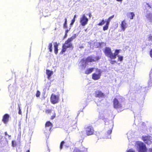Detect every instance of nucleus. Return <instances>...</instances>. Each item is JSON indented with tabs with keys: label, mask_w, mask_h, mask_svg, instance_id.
<instances>
[{
	"label": "nucleus",
	"mask_w": 152,
	"mask_h": 152,
	"mask_svg": "<svg viewBox=\"0 0 152 152\" xmlns=\"http://www.w3.org/2000/svg\"><path fill=\"white\" fill-rule=\"evenodd\" d=\"M26 152H30V151L29 150H28Z\"/></svg>",
	"instance_id": "de8ad7c7"
},
{
	"label": "nucleus",
	"mask_w": 152,
	"mask_h": 152,
	"mask_svg": "<svg viewBox=\"0 0 152 152\" xmlns=\"http://www.w3.org/2000/svg\"><path fill=\"white\" fill-rule=\"evenodd\" d=\"M127 17L130 19H133L135 16V14L133 12H129L127 14Z\"/></svg>",
	"instance_id": "f3484780"
},
{
	"label": "nucleus",
	"mask_w": 152,
	"mask_h": 152,
	"mask_svg": "<svg viewBox=\"0 0 152 152\" xmlns=\"http://www.w3.org/2000/svg\"><path fill=\"white\" fill-rule=\"evenodd\" d=\"M59 100V96L55 94H52L50 97V101L53 104H55L58 102Z\"/></svg>",
	"instance_id": "0eeeda50"
},
{
	"label": "nucleus",
	"mask_w": 152,
	"mask_h": 152,
	"mask_svg": "<svg viewBox=\"0 0 152 152\" xmlns=\"http://www.w3.org/2000/svg\"><path fill=\"white\" fill-rule=\"evenodd\" d=\"M5 137H7V136H8V137L9 138V139H10L11 136L9 135H8L7 134V132H5Z\"/></svg>",
	"instance_id": "f704fd0d"
},
{
	"label": "nucleus",
	"mask_w": 152,
	"mask_h": 152,
	"mask_svg": "<svg viewBox=\"0 0 152 152\" xmlns=\"http://www.w3.org/2000/svg\"><path fill=\"white\" fill-rule=\"evenodd\" d=\"M116 61H110V63L112 64H114V62H116Z\"/></svg>",
	"instance_id": "ea45409f"
},
{
	"label": "nucleus",
	"mask_w": 152,
	"mask_h": 152,
	"mask_svg": "<svg viewBox=\"0 0 152 152\" xmlns=\"http://www.w3.org/2000/svg\"><path fill=\"white\" fill-rule=\"evenodd\" d=\"M146 18L150 22H152V13L148 11L145 15Z\"/></svg>",
	"instance_id": "ddd939ff"
},
{
	"label": "nucleus",
	"mask_w": 152,
	"mask_h": 152,
	"mask_svg": "<svg viewBox=\"0 0 152 152\" xmlns=\"http://www.w3.org/2000/svg\"><path fill=\"white\" fill-rule=\"evenodd\" d=\"M145 7L146 10H148L151 8V6L148 4L146 3L145 5Z\"/></svg>",
	"instance_id": "393cba45"
},
{
	"label": "nucleus",
	"mask_w": 152,
	"mask_h": 152,
	"mask_svg": "<svg viewBox=\"0 0 152 152\" xmlns=\"http://www.w3.org/2000/svg\"><path fill=\"white\" fill-rule=\"evenodd\" d=\"M104 94L101 91H96L95 93V96L98 97H104Z\"/></svg>",
	"instance_id": "4468645a"
},
{
	"label": "nucleus",
	"mask_w": 152,
	"mask_h": 152,
	"mask_svg": "<svg viewBox=\"0 0 152 152\" xmlns=\"http://www.w3.org/2000/svg\"><path fill=\"white\" fill-rule=\"evenodd\" d=\"M121 25V28L123 31L125 30L126 28L128 26V25L125 20H124L122 22Z\"/></svg>",
	"instance_id": "f8f14e48"
},
{
	"label": "nucleus",
	"mask_w": 152,
	"mask_h": 152,
	"mask_svg": "<svg viewBox=\"0 0 152 152\" xmlns=\"http://www.w3.org/2000/svg\"><path fill=\"white\" fill-rule=\"evenodd\" d=\"M118 60L121 61H122L123 60V57L122 56H118Z\"/></svg>",
	"instance_id": "c756f323"
},
{
	"label": "nucleus",
	"mask_w": 152,
	"mask_h": 152,
	"mask_svg": "<svg viewBox=\"0 0 152 152\" xmlns=\"http://www.w3.org/2000/svg\"><path fill=\"white\" fill-rule=\"evenodd\" d=\"M114 17V15H113L109 18L106 21V23L109 24L111 20Z\"/></svg>",
	"instance_id": "5701e85b"
},
{
	"label": "nucleus",
	"mask_w": 152,
	"mask_h": 152,
	"mask_svg": "<svg viewBox=\"0 0 152 152\" xmlns=\"http://www.w3.org/2000/svg\"><path fill=\"white\" fill-rule=\"evenodd\" d=\"M105 23V22L104 20H102V22L99 23L98 25L100 26H101L104 25Z\"/></svg>",
	"instance_id": "c85d7f7f"
},
{
	"label": "nucleus",
	"mask_w": 152,
	"mask_h": 152,
	"mask_svg": "<svg viewBox=\"0 0 152 152\" xmlns=\"http://www.w3.org/2000/svg\"><path fill=\"white\" fill-rule=\"evenodd\" d=\"M64 143V141H63L61 142L60 145V149H61L62 148V146Z\"/></svg>",
	"instance_id": "72a5a7b5"
},
{
	"label": "nucleus",
	"mask_w": 152,
	"mask_h": 152,
	"mask_svg": "<svg viewBox=\"0 0 152 152\" xmlns=\"http://www.w3.org/2000/svg\"><path fill=\"white\" fill-rule=\"evenodd\" d=\"M96 44H98V46L97 47H99V46H100V44L99 43H96Z\"/></svg>",
	"instance_id": "37998d69"
},
{
	"label": "nucleus",
	"mask_w": 152,
	"mask_h": 152,
	"mask_svg": "<svg viewBox=\"0 0 152 152\" xmlns=\"http://www.w3.org/2000/svg\"><path fill=\"white\" fill-rule=\"evenodd\" d=\"M116 1H121V2L122 1V0H116Z\"/></svg>",
	"instance_id": "49530a36"
},
{
	"label": "nucleus",
	"mask_w": 152,
	"mask_h": 152,
	"mask_svg": "<svg viewBox=\"0 0 152 152\" xmlns=\"http://www.w3.org/2000/svg\"><path fill=\"white\" fill-rule=\"evenodd\" d=\"M95 73L93 74L92 75V78L94 80H97L100 79L102 71L98 68L95 69Z\"/></svg>",
	"instance_id": "39448f33"
},
{
	"label": "nucleus",
	"mask_w": 152,
	"mask_h": 152,
	"mask_svg": "<svg viewBox=\"0 0 152 152\" xmlns=\"http://www.w3.org/2000/svg\"><path fill=\"white\" fill-rule=\"evenodd\" d=\"M109 24L106 23L105 25L103 27V30L104 31L107 30L108 28Z\"/></svg>",
	"instance_id": "a878e982"
},
{
	"label": "nucleus",
	"mask_w": 152,
	"mask_h": 152,
	"mask_svg": "<svg viewBox=\"0 0 152 152\" xmlns=\"http://www.w3.org/2000/svg\"><path fill=\"white\" fill-rule=\"evenodd\" d=\"M113 106L114 108H119L122 107L121 104L116 99H115L113 100Z\"/></svg>",
	"instance_id": "9d476101"
},
{
	"label": "nucleus",
	"mask_w": 152,
	"mask_h": 152,
	"mask_svg": "<svg viewBox=\"0 0 152 152\" xmlns=\"http://www.w3.org/2000/svg\"><path fill=\"white\" fill-rule=\"evenodd\" d=\"M96 68H92L88 69L86 71L85 73L87 74H90Z\"/></svg>",
	"instance_id": "412c9836"
},
{
	"label": "nucleus",
	"mask_w": 152,
	"mask_h": 152,
	"mask_svg": "<svg viewBox=\"0 0 152 152\" xmlns=\"http://www.w3.org/2000/svg\"><path fill=\"white\" fill-rule=\"evenodd\" d=\"M152 69L151 70V72L149 74V79L148 82V83L149 86H151L152 83Z\"/></svg>",
	"instance_id": "a211bd4d"
},
{
	"label": "nucleus",
	"mask_w": 152,
	"mask_h": 152,
	"mask_svg": "<svg viewBox=\"0 0 152 152\" xmlns=\"http://www.w3.org/2000/svg\"><path fill=\"white\" fill-rule=\"evenodd\" d=\"M139 152H147V150L145 145L143 142L140 141L134 142Z\"/></svg>",
	"instance_id": "20e7f679"
},
{
	"label": "nucleus",
	"mask_w": 152,
	"mask_h": 152,
	"mask_svg": "<svg viewBox=\"0 0 152 152\" xmlns=\"http://www.w3.org/2000/svg\"><path fill=\"white\" fill-rule=\"evenodd\" d=\"M69 31V30H66V34Z\"/></svg>",
	"instance_id": "a18cd8bd"
},
{
	"label": "nucleus",
	"mask_w": 152,
	"mask_h": 152,
	"mask_svg": "<svg viewBox=\"0 0 152 152\" xmlns=\"http://www.w3.org/2000/svg\"><path fill=\"white\" fill-rule=\"evenodd\" d=\"M102 118V119H103L102 118Z\"/></svg>",
	"instance_id": "8fccbe9b"
},
{
	"label": "nucleus",
	"mask_w": 152,
	"mask_h": 152,
	"mask_svg": "<svg viewBox=\"0 0 152 152\" xmlns=\"http://www.w3.org/2000/svg\"><path fill=\"white\" fill-rule=\"evenodd\" d=\"M58 44L57 42H55L54 43V52L55 53L57 54L58 51Z\"/></svg>",
	"instance_id": "6ab92c4d"
},
{
	"label": "nucleus",
	"mask_w": 152,
	"mask_h": 152,
	"mask_svg": "<svg viewBox=\"0 0 152 152\" xmlns=\"http://www.w3.org/2000/svg\"><path fill=\"white\" fill-rule=\"evenodd\" d=\"M76 17H77L76 15H75L74 16L73 19H75V18H76Z\"/></svg>",
	"instance_id": "c03bdc74"
},
{
	"label": "nucleus",
	"mask_w": 152,
	"mask_h": 152,
	"mask_svg": "<svg viewBox=\"0 0 152 152\" xmlns=\"http://www.w3.org/2000/svg\"><path fill=\"white\" fill-rule=\"evenodd\" d=\"M75 19H73L72 21V22L71 23V25H73L74 23L75 22Z\"/></svg>",
	"instance_id": "4c0bfd02"
},
{
	"label": "nucleus",
	"mask_w": 152,
	"mask_h": 152,
	"mask_svg": "<svg viewBox=\"0 0 152 152\" xmlns=\"http://www.w3.org/2000/svg\"><path fill=\"white\" fill-rule=\"evenodd\" d=\"M40 93L39 91H37L36 94V96L37 97H39L40 95Z\"/></svg>",
	"instance_id": "2f4dec72"
},
{
	"label": "nucleus",
	"mask_w": 152,
	"mask_h": 152,
	"mask_svg": "<svg viewBox=\"0 0 152 152\" xmlns=\"http://www.w3.org/2000/svg\"><path fill=\"white\" fill-rule=\"evenodd\" d=\"M76 37V34H74L65 42L64 44L63 45L62 47V49L61 51V52L62 53L65 52L66 51L67 49L68 48H71L72 49H73V47L71 42L75 39Z\"/></svg>",
	"instance_id": "7ed1b4c3"
},
{
	"label": "nucleus",
	"mask_w": 152,
	"mask_h": 152,
	"mask_svg": "<svg viewBox=\"0 0 152 152\" xmlns=\"http://www.w3.org/2000/svg\"><path fill=\"white\" fill-rule=\"evenodd\" d=\"M0 144L2 146H6L8 144V142L6 139L1 138V140Z\"/></svg>",
	"instance_id": "2eb2a0df"
},
{
	"label": "nucleus",
	"mask_w": 152,
	"mask_h": 152,
	"mask_svg": "<svg viewBox=\"0 0 152 152\" xmlns=\"http://www.w3.org/2000/svg\"><path fill=\"white\" fill-rule=\"evenodd\" d=\"M99 57L95 56H90L87 58L83 59L79 63V65L81 67V68L83 69L85 68L86 64L88 62H92L95 61L99 59Z\"/></svg>",
	"instance_id": "f257e3e1"
},
{
	"label": "nucleus",
	"mask_w": 152,
	"mask_h": 152,
	"mask_svg": "<svg viewBox=\"0 0 152 152\" xmlns=\"http://www.w3.org/2000/svg\"><path fill=\"white\" fill-rule=\"evenodd\" d=\"M94 130L93 127L91 126L88 127L86 129V133L88 135H90L94 134Z\"/></svg>",
	"instance_id": "1a4fd4ad"
},
{
	"label": "nucleus",
	"mask_w": 152,
	"mask_h": 152,
	"mask_svg": "<svg viewBox=\"0 0 152 152\" xmlns=\"http://www.w3.org/2000/svg\"><path fill=\"white\" fill-rule=\"evenodd\" d=\"M104 53L105 55L109 57L110 59H115L119 53V50H115V53L113 54L110 48L108 47H106L104 49Z\"/></svg>",
	"instance_id": "f03ea898"
},
{
	"label": "nucleus",
	"mask_w": 152,
	"mask_h": 152,
	"mask_svg": "<svg viewBox=\"0 0 152 152\" xmlns=\"http://www.w3.org/2000/svg\"><path fill=\"white\" fill-rule=\"evenodd\" d=\"M128 152H135L132 149H130L127 151Z\"/></svg>",
	"instance_id": "58836bf2"
},
{
	"label": "nucleus",
	"mask_w": 152,
	"mask_h": 152,
	"mask_svg": "<svg viewBox=\"0 0 152 152\" xmlns=\"http://www.w3.org/2000/svg\"><path fill=\"white\" fill-rule=\"evenodd\" d=\"M52 112H53V114L51 116V119H53L55 118L56 115L55 111L53 110H47L46 111V113H50Z\"/></svg>",
	"instance_id": "aec40b11"
},
{
	"label": "nucleus",
	"mask_w": 152,
	"mask_h": 152,
	"mask_svg": "<svg viewBox=\"0 0 152 152\" xmlns=\"http://www.w3.org/2000/svg\"><path fill=\"white\" fill-rule=\"evenodd\" d=\"M50 126L51 127L52 126V124L51 122H50V121H48L46 122L45 124V126L46 127H49Z\"/></svg>",
	"instance_id": "bb28decb"
},
{
	"label": "nucleus",
	"mask_w": 152,
	"mask_h": 152,
	"mask_svg": "<svg viewBox=\"0 0 152 152\" xmlns=\"http://www.w3.org/2000/svg\"><path fill=\"white\" fill-rule=\"evenodd\" d=\"M148 39L149 41H152V36H150Z\"/></svg>",
	"instance_id": "e433bc0d"
},
{
	"label": "nucleus",
	"mask_w": 152,
	"mask_h": 152,
	"mask_svg": "<svg viewBox=\"0 0 152 152\" xmlns=\"http://www.w3.org/2000/svg\"><path fill=\"white\" fill-rule=\"evenodd\" d=\"M67 27V19L66 18L65 19V22L64 25V28H66Z\"/></svg>",
	"instance_id": "473e14b6"
},
{
	"label": "nucleus",
	"mask_w": 152,
	"mask_h": 152,
	"mask_svg": "<svg viewBox=\"0 0 152 152\" xmlns=\"http://www.w3.org/2000/svg\"><path fill=\"white\" fill-rule=\"evenodd\" d=\"M150 55L151 57L152 58V50L150 52Z\"/></svg>",
	"instance_id": "a19ab883"
},
{
	"label": "nucleus",
	"mask_w": 152,
	"mask_h": 152,
	"mask_svg": "<svg viewBox=\"0 0 152 152\" xmlns=\"http://www.w3.org/2000/svg\"><path fill=\"white\" fill-rule=\"evenodd\" d=\"M142 138L145 142L148 144L152 143V137L149 136H143Z\"/></svg>",
	"instance_id": "6e6552de"
},
{
	"label": "nucleus",
	"mask_w": 152,
	"mask_h": 152,
	"mask_svg": "<svg viewBox=\"0 0 152 152\" xmlns=\"http://www.w3.org/2000/svg\"><path fill=\"white\" fill-rule=\"evenodd\" d=\"M87 30V29H86V30H85V31H86Z\"/></svg>",
	"instance_id": "09e8293b"
},
{
	"label": "nucleus",
	"mask_w": 152,
	"mask_h": 152,
	"mask_svg": "<svg viewBox=\"0 0 152 152\" xmlns=\"http://www.w3.org/2000/svg\"><path fill=\"white\" fill-rule=\"evenodd\" d=\"M18 110H19L18 114L20 115H21V109L20 108V106H18Z\"/></svg>",
	"instance_id": "c9c22d12"
},
{
	"label": "nucleus",
	"mask_w": 152,
	"mask_h": 152,
	"mask_svg": "<svg viewBox=\"0 0 152 152\" xmlns=\"http://www.w3.org/2000/svg\"><path fill=\"white\" fill-rule=\"evenodd\" d=\"M86 151L87 149L86 148H84L83 151L80 150L78 148H75L73 152H84Z\"/></svg>",
	"instance_id": "4be33fe9"
},
{
	"label": "nucleus",
	"mask_w": 152,
	"mask_h": 152,
	"mask_svg": "<svg viewBox=\"0 0 152 152\" xmlns=\"http://www.w3.org/2000/svg\"><path fill=\"white\" fill-rule=\"evenodd\" d=\"M9 118L10 115L8 114H6L3 116L2 121L4 124H7L9 121Z\"/></svg>",
	"instance_id": "9b49d317"
},
{
	"label": "nucleus",
	"mask_w": 152,
	"mask_h": 152,
	"mask_svg": "<svg viewBox=\"0 0 152 152\" xmlns=\"http://www.w3.org/2000/svg\"><path fill=\"white\" fill-rule=\"evenodd\" d=\"M88 19L85 14L82 15L80 18V22L81 25L83 26H84L86 25L88 22Z\"/></svg>",
	"instance_id": "423d86ee"
},
{
	"label": "nucleus",
	"mask_w": 152,
	"mask_h": 152,
	"mask_svg": "<svg viewBox=\"0 0 152 152\" xmlns=\"http://www.w3.org/2000/svg\"><path fill=\"white\" fill-rule=\"evenodd\" d=\"M46 73L48 76V79H50L51 76L53 74V72L50 70L47 69L46 70Z\"/></svg>",
	"instance_id": "dca6fc26"
},
{
	"label": "nucleus",
	"mask_w": 152,
	"mask_h": 152,
	"mask_svg": "<svg viewBox=\"0 0 152 152\" xmlns=\"http://www.w3.org/2000/svg\"><path fill=\"white\" fill-rule=\"evenodd\" d=\"M131 131H129L127 134L128 139L132 137V135H133L132 134H131Z\"/></svg>",
	"instance_id": "cd10ccee"
},
{
	"label": "nucleus",
	"mask_w": 152,
	"mask_h": 152,
	"mask_svg": "<svg viewBox=\"0 0 152 152\" xmlns=\"http://www.w3.org/2000/svg\"><path fill=\"white\" fill-rule=\"evenodd\" d=\"M112 132V130L110 129L107 131V134H109L108 136L107 137V138H110V136L109 135Z\"/></svg>",
	"instance_id": "7c9ffc66"
},
{
	"label": "nucleus",
	"mask_w": 152,
	"mask_h": 152,
	"mask_svg": "<svg viewBox=\"0 0 152 152\" xmlns=\"http://www.w3.org/2000/svg\"><path fill=\"white\" fill-rule=\"evenodd\" d=\"M148 152H152V149L149 148L148 149Z\"/></svg>",
	"instance_id": "79ce46f5"
},
{
	"label": "nucleus",
	"mask_w": 152,
	"mask_h": 152,
	"mask_svg": "<svg viewBox=\"0 0 152 152\" xmlns=\"http://www.w3.org/2000/svg\"><path fill=\"white\" fill-rule=\"evenodd\" d=\"M52 43H50L48 46V48L49 50V51L50 52L52 51Z\"/></svg>",
	"instance_id": "b1692460"
}]
</instances>
